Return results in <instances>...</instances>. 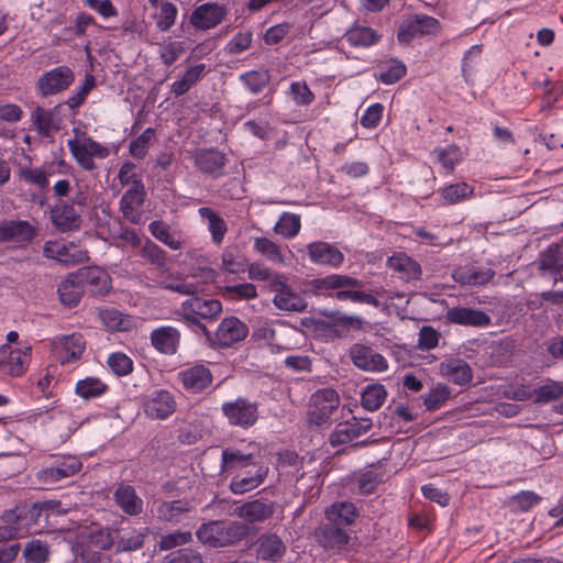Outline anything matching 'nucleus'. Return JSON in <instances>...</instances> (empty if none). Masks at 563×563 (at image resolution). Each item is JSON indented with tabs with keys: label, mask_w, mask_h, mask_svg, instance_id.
<instances>
[{
	"label": "nucleus",
	"mask_w": 563,
	"mask_h": 563,
	"mask_svg": "<svg viewBox=\"0 0 563 563\" xmlns=\"http://www.w3.org/2000/svg\"><path fill=\"white\" fill-rule=\"evenodd\" d=\"M249 534V527L240 521L213 520L196 531L197 539L210 548H224L241 541Z\"/></svg>",
	"instance_id": "f257e3e1"
},
{
	"label": "nucleus",
	"mask_w": 563,
	"mask_h": 563,
	"mask_svg": "<svg viewBox=\"0 0 563 563\" xmlns=\"http://www.w3.org/2000/svg\"><path fill=\"white\" fill-rule=\"evenodd\" d=\"M360 286V280L345 275L334 274L313 280L316 290H336L334 296L338 300H351L378 307L379 302L373 295L356 290Z\"/></svg>",
	"instance_id": "f03ea898"
},
{
	"label": "nucleus",
	"mask_w": 563,
	"mask_h": 563,
	"mask_svg": "<svg viewBox=\"0 0 563 563\" xmlns=\"http://www.w3.org/2000/svg\"><path fill=\"white\" fill-rule=\"evenodd\" d=\"M222 311V303L217 299H206L197 296L185 300L181 303L179 314L184 321L197 325L208 340H211L212 333L200 322L203 320H213Z\"/></svg>",
	"instance_id": "7ed1b4c3"
},
{
	"label": "nucleus",
	"mask_w": 563,
	"mask_h": 563,
	"mask_svg": "<svg viewBox=\"0 0 563 563\" xmlns=\"http://www.w3.org/2000/svg\"><path fill=\"white\" fill-rule=\"evenodd\" d=\"M339 405L340 397L334 389L324 388L317 390L310 398L308 422L319 427L328 423Z\"/></svg>",
	"instance_id": "20e7f679"
},
{
	"label": "nucleus",
	"mask_w": 563,
	"mask_h": 563,
	"mask_svg": "<svg viewBox=\"0 0 563 563\" xmlns=\"http://www.w3.org/2000/svg\"><path fill=\"white\" fill-rule=\"evenodd\" d=\"M67 145L78 165L85 170H93L97 167L93 159H103L110 154L107 146L87 136L68 140Z\"/></svg>",
	"instance_id": "39448f33"
},
{
	"label": "nucleus",
	"mask_w": 563,
	"mask_h": 563,
	"mask_svg": "<svg viewBox=\"0 0 563 563\" xmlns=\"http://www.w3.org/2000/svg\"><path fill=\"white\" fill-rule=\"evenodd\" d=\"M43 255L62 265H76L88 261V252L74 242L49 240L43 245Z\"/></svg>",
	"instance_id": "423d86ee"
},
{
	"label": "nucleus",
	"mask_w": 563,
	"mask_h": 563,
	"mask_svg": "<svg viewBox=\"0 0 563 563\" xmlns=\"http://www.w3.org/2000/svg\"><path fill=\"white\" fill-rule=\"evenodd\" d=\"M75 81V73L68 66H57L45 71L36 82L40 96L49 97L67 90Z\"/></svg>",
	"instance_id": "0eeeda50"
},
{
	"label": "nucleus",
	"mask_w": 563,
	"mask_h": 563,
	"mask_svg": "<svg viewBox=\"0 0 563 563\" xmlns=\"http://www.w3.org/2000/svg\"><path fill=\"white\" fill-rule=\"evenodd\" d=\"M27 517V509L24 506H16L5 510L0 516V540L9 541L23 539L30 534L29 527L24 523Z\"/></svg>",
	"instance_id": "6e6552de"
},
{
	"label": "nucleus",
	"mask_w": 563,
	"mask_h": 563,
	"mask_svg": "<svg viewBox=\"0 0 563 563\" xmlns=\"http://www.w3.org/2000/svg\"><path fill=\"white\" fill-rule=\"evenodd\" d=\"M30 352L31 346L26 343L14 350L3 344L0 347V372L11 376L22 375L29 365Z\"/></svg>",
	"instance_id": "1a4fd4ad"
},
{
	"label": "nucleus",
	"mask_w": 563,
	"mask_h": 563,
	"mask_svg": "<svg viewBox=\"0 0 563 563\" xmlns=\"http://www.w3.org/2000/svg\"><path fill=\"white\" fill-rule=\"evenodd\" d=\"M222 412L233 426L249 428L258 419V408L255 402L239 398L222 406Z\"/></svg>",
	"instance_id": "9d476101"
},
{
	"label": "nucleus",
	"mask_w": 563,
	"mask_h": 563,
	"mask_svg": "<svg viewBox=\"0 0 563 563\" xmlns=\"http://www.w3.org/2000/svg\"><path fill=\"white\" fill-rule=\"evenodd\" d=\"M230 484V488L234 494H244L262 484L267 475L268 468L256 463H246Z\"/></svg>",
	"instance_id": "9b49d317"
},
{
	"label": "nucleus",
	"mask_w": 563,
	"mask_h": 563,
	"mask_svg": "<svg viewBox=\"0 0 563 563\" xmlns=\"http://www.w3.org/2000/svg\"><path fill=\"white\" fill-rule=\"evenodd\" d=\"M439 31V22L428 15H416L406 20L398 30V40L408 44L416 36L435 34Z\"/></svg>",
	"instance_id": "f8f14e48"
},
{
	"label": "nucleus",
	"mask_w": 563,
	"mask_h": 563,
	"mask_svg": "<svg viewBox=\"0 0 563 563\" xmlns=\"http://www.w3.org/2000/svg\"><path fill=\"white\" fill-rule=\"evenodd\" d=\"M271 290L275 292L273 302L280 310L300 312L307 308L305 299L287 285L285 276L275 278Z\"/></svg>",
	"instance_id": "ddd939ff"
},
{
	"label": "nucleus",
	"mask_w": 563,
	"mask_h": 563,
	"mask_svg": "<svg viewBox=\"0 0 563 563\" xmlns=\"http://www.w3.org/2000/svg\"><path fill=\"white\" fill-rule=\"evenodd\" d=\"M36 234V229L26 220L0 221V243H27Z\"/></svg>",
	"instance_id": "4468645a"
},
{
	"label": "nucleus",
	"mask_w": 563,
	"mask_h": 563,
	"mask_svg": "<svg viewBox=\"0 0 563 563\" xmlns=\"http://www.w3.org/2000/svg\"><path fill=\"white\" fill-rule=\"evenodd\" d=\"M60 104L53 109L35 107L31 112V122L34 130L42 137H49L54 132L58 131L62 123L59 114Z\"/></svg>",
	"instance_id": "2eb2a0df"
},
{
	"label": "nucleus",
	"mask_w": 563,
	"mask_h": 563,
	"mask_svg": "<svg viewBox=\"0 0 563 563\" xmlns=\"http://www.w3.org/2000/svg\"><path fill=\"white\" fill-rule=\"evenodd\" d=\"M316 540L324 549L343 550L351 541V536L345 528L330 521L320 525L314 531Z\"/></svg>",
	"instance_id": "dca6fc26"
},
{
	"label": "nucleus",
	"mask_w": 563,
	"mask_h": 563,
	"mask_svg": "<svg viewBox=\"0 0 563 563\" xmlns=\"http://www.w3.org/2000/svg\"><path fill=\"white\" fill-rule=\"evenodd\" d=\"M225 15L227 10L223 5L208 2L197 7L189 21L198 30H209L220 24Z\"/></svg>",
	"instance_id": "f3484780"
},
{
	"label": "nucleus",
	"mask_w": 563,
	"mask_h": 563,
	"mask_svg": "<svg viewBox=\"0 0 563 563\" xmlns=\"http://www.w3.org/2000/svg\"><path fill=\"white\" fill-rule=\"evenodd\" d=\"M350 357L353 364L363 371L383 372L387 368L385 357L369 346L354 344L350 349Z\"/></svg>",
	"instance_id": "a211bd4d"
},
{
	"label": "nucleus",
	"mask_w": 563,
	"mask_h": 563,
	"mask_svg": "<svg viewBox=\"0 0 563 563\" xmlns=\"http://www.w3.org/2000/svg\"><path fill=\"white\" fill-rule=\"evenodd\" d=\"M287 552V544L275 533H263L256 541V556L260 560L277 563Z\"/></svg>",
	"instance_id": "6ab92c4d"
},
{
	"label": "nucleus",
	"mask_w": 563,
	"mask_h": 563,
	"mask_svg": "<svg viewBox=\"0 0 563 563\" xmlns=\"http://www.w3.org/2000/svg\"><path fill=\"white\" fill-rule=\"evenodd\" d=\"M249 329L245 323L235 317L224 318L219 324L216 336V343L220 346L228 347L232 344L244 340Z\"/></svg>",
	"instance_id": "aec40b11"
},
{
	"label": "nucleus",
	"mask_w": 563,
	"mask_h": 563,
	"mask_svg": "<svg viewBox=\"0 0 563 563\" xmlns=\"http://www.w3.org/2000/svg\"><path fill=\"white\" fill-rule=\"evenodd\" d=\"M371 422L366 419L358 421L353 418L350 421L339 423L330 435V443L333 448L346 445L371 428Z\"/></svg>",
	"instance_id": "412c9836"
},
{
	"label": "nucleus",
	"mask_w": 563,
	"mask_h": 563,
	"mask_svg": "<svg viewBox=\"0 0 563 563\" xmlns=\"http://www.w3.org/2000/svg\"><path fill=\"white\" fill-rule=\"evenodd\" d=\"M307 252L310 261L318 265L338 267L344 260L339 249L322 241L309 243L307 245Z\"/></svg>",
	"instance_id": "4be33fe9"
},
{
	"label": "nucleus",
	"mask_w": 563,
	"mask_h": 563,
	"mask_svg": "<svg viewBox=\"0 0 563 563\" xmlns=\"http://www.w3.org/2000/svg\"><path fill=\"white\" fill-rule=\"evenodd\" d=\"M146 191L144 186L129 188L120 200V210L123 217L132 223H140L142 220L141 207L145 201Z\"/></svg>",
	"instance_id": "5701e85b"
},
{
	"label": "nucleus",
	"mask_w": 563,
	"mask_h": 563,
	"mask_svg": "<svg viewBox=\"0 0 563 563\" xmlns=\"http://www.w3.org/2000/svg\"><path fill=\"white\" fill-rule=\"evenodd\" d=\"M194 506L188 500H172V501H158L156 507V518L162 522L178 523L189 512H191Z\"/></svg>",
	"instance_id": "b1692460"
},
{
	"label": "nucleus",
	"mask_w": 563,
	"mask_h": 563,
	"mask_svg": "<svg viewBox=\"0 0 563 563\" xmlns=\"http://www.w3.org/2000/svg\"><path fill=\"white\" fill-rule=\"evenodd\" d=\"M51 221L59 232H68L79 227L80 218L71 205L59 201L51 209Z\"/></svg>",
	"instance_id": "393cba45"
},
{
	"label": "nucleus",
	"mask_w": 563,
	"mask_h": 563,
	"mask_svg": "<svg viewBox=\"0 0 563 563\" xmlns=\"http://www.w3.org/2000/svg\"><path fill=\"white\" fill-rule=\"evenodd\" d=\"M445 318L449 322L461 325L485 327L490 323L489 316L484 311L465 307L449 309Z\"/></svg>",
	"instance_id": "a878e982"
},
{
	"label": "nucleus",
	"mask_w": 563,
	"mask_h": 563,
	"mask_svg": "<svg viewBox=\"0 0 563 563\" xmlns=\"http://www.w3.org/2000/svg\"><path fill=\"white\" fill-rule=\"evenodd\" d=\"M176 402L174 397L165 390H157L145 402V412L154 419H165L174 412Z\"/></svg>",
	"instance_id": "bb28decb"
},
{
	"label": "nucleus",
	"mask_w": 563,
	"mask_h": 563,
	"mask_svg": "<svg viewBox=\"0 0 563 563\" xmlns=\"http://www.w3.org/2000/svg\"><path fill=\"white\" fill-rule=\"evenodd\" d=\"M440 374L450 382L463 386L471 383L473 378L470 365L460 358H449L439 366Z\"/></svg>",
	"instance_id": "cd10ccee"
},
{
	"label": "nucleus",
	"mask_w": 563,
	"mask_h": 563,
	"mask_svg": "<svg viewBox=\"0 0 563 563\" xmlns=\"http://www.w3.org/2000/svg\"><path fill=\"white\" fill-rule=\"evenodd\" d=\"M180 341V333L174 327H161L152 331V345L161 353L175 354Z\"/></svg>",
	"instance_id": "c85d7f7f"
},
{
	"label": "nucleus",
	"mask_w": 563,
	"mask_h": 563,
	"mask_svg": "<svg viewBox=\"0 0 563 563\" xmlns=\"http://www.w3.org/2000/svg\"><path fill=\"white\" fill-rule=\"evenodd\" d=\"M324 514L328 521L343 528L351 526L358 517L357 508L349 501L334 503L325 509Z\"/></svg>",
	"instance_id": "c756f323"
},
{
	"label": "nucleus",
	"mask_w": 563,
	"mask_h": 563,
	"mask_svg": "<svg viewBox=\"0 0 563 563\" xmlns=\"http://www.w3.org/2000/svg\"><path fill=\"white\" fill-rule=\"evenodd\" d=\"M117 505L128 515L136 516L143 510V500L135 489L129 485H120L114 492Z\"/></svg>",
	"instance_id": "7c9ffc66"
},
{
	"label": "nucleus",
	"mask_w": 563,
	"mask_h": 563,
	"mask_svg": "<svg viewBox=\"0 0 563 563\" xmlns=\"http://www.w3.org/2000/svg\"><path fill=\"white\" fill-rule=\"evenodd\" d=\"M387 265L391 271L398 273L401 279L409 282L420 278V265L406 254L389 257Z\"/></svg>",
	"instance_id": "2f4dec72"
},
{
	"label": "nucleus",
	"mask_w": 563,
	"mask_h": 563,
	"mask_svg": "<svg viewBox=\"0 0 563 563\" xmlns=\"http://www.w3.org/2000/svg\"><path fill=\"white\" fill-rule=\"evenodd\" d=\"M79 283H85L91 287V291L104 294L110 289L109 275L98 267H86L76 275Z\"/></svg>",
	"instance_id": "473e14b6"
},
{
	"label": "nucleus",
	"mask_w": 563,
	"mask_h": 563,
	"mask_svg": "<svg viewBox=\"0 0 563 563\" xmlns=\"http://www.w3.org/2000/svg\"><path fill=\"white\" fill-rule=\"evenodd\" d=\"M274 508L272 504L253 500L236 508V515L249 522H261L272 517Z\"/></svg>",
	"instance_id": "72a5a7b5"
},
{
	"label": "nucleus",
	"mask_w": 563,
	"mask_h": 563,
	"mask_svg": "<svg viewBox=\"0 0 563 563\" xmlns=\"http://www.w3.org/2000/svg\"><path fill=\"white\" fill-rule=\"evenodd\" d=\"M495 275L490 268L464 267L453 272V278L463 285H484L488 283Z\"/></svg>",
	"instance_id": "f704fd0d"
},
{
	"label": "nucleus",
	"mask_w": 563,
	"mask_h": 563,
	"mask_svg": "<svg viewBox=\"0 0 563 563\" xmlns=\"http://www.w3.org/2000/svg\"><path fill=\"white\" fill-rule=\"evenodd\" d=\"M181 378L184 386L192 391L203 390L212 380L211 373L202 365H197L184 371Z\"/></svg>",
	"instance_id": "c9c22d12"
},
{
	"label": "nucleus",
	"mask_w": 563,
	"mask_h": 563,
	"mask_svg": "<svg viewBox=\"0 0 563 563\" xmlns=\"http://www.w3.org/2000/svg\"><path fill=\"white\" fill-rule=\"evenodd\" d=\"M148 533V528L131 529L124 532L117 541L115 552H132L142 549Z\"/></svg>",
	"instance_id": "e433bc0d"
},
{
	"label": "nucleus",
	"mask_w": 563,
	"mask_h": 563,
	"mask_svg": "<svg viewBox=\"0 0 563 563\" xmlns=\"http://www.w3.org/2000/svg\"><path fill=\"white\" fill-rule=\"evenodd\" d=\"M80 470H81L80 460H73L71 463H69V464L62 463V465H59L57 467H49L46 470H42L38 473V478L44 484H53L55 482H58L62 478L73 476Z\"/></svg>",
	"instance_id": "4c0bfd02"
},
{
	"label": "nucleus",
	"mask_w": 563,
	"mask_h": 563,
	"mask_svg": "<svg viewBox=\"0 0 563 563\" xmlns=\"http://www.w3.org/2000/svg\"><path fill=\"white\" fill-rule=\"evenodd\" d=\"M59 344V358L62 363L78 360L85 350L82 338L76 334L62 338Z\"/></svg>",
	"instance_id": "58836bf2"
},
{
	"label": "nucleus",
	"mask_w": 563,
	"mask_h": 563,
	"mask_svg": "<svg viewBox=\"0 0 563 563\" xmlns=\"http://www.w3.org/2000/svg\"><path fill=\"white\" fill-rule=\"evenodd\" d=\"M76 276L70 275L58 287L60 302L69 308L78 305L82 294V288L79 280L76 282Z\"/></svg>",
	"instance_id": "ea45409f"
},
{
	"label": "nucleus",
	"mask_w": 563,
	"mask_h": 563,
	"mask_svg": "<svg viewBox=\"0 0 563 563\" xmlns=\"http://www.w3.org/2000/svg\"><path fill=\"white\" fill-rule=\"evenodd\" d=\"M224 156L218 151H201L196 156V165L207 174L216 175L224 166Z\"/></svg>",
	"instance_id": "a19ab883"
},
{
	"label": "nucleus",
	"mask_w": 563,
	"mask_h": 563,
	"mask_svg": "<svg viewBox=\"0 0 563 563\" xmlns=\"http://www.w3.org/2000/svg\"><path fill=\"white\" fill-rule=\"evenodd\" d=\"M254 250L269 262L280 265L286 264L280 246L266 238H256L254 240Z\"/></svg>",
	"instance_id": "79ce46f5"
},
{
	"label": "nucleus",
	"mask_w": 563,
	"mask_h": 563,
	"mask_svg": "<svg viewBox=\"0 0 563 563\" xmlns=\"http://www.w3.org/2000/svg\"><path fill=\"white\" fill-rule=\"evenodd\" d=\"M199 214L208 220V228L212 234V240L216 244H220L227 232V224L224 220L218 216L211 208L202 207L199 209Z\"/></svg>",
	"instance_id": "37998d69"
},
{
	"label": "nucleus",
	"mask_w": 563,
	"mask_h": 563,
	"mask_svg": "<svg viewBox=\"0 0 563 563\" xmlns=\"http://www.w3.org/2000/svg\"><path fill=\"white\" fill-rule=\"evenodd\" d=\"M386 396L387 393L383 385H368L362 393V406L368 411H375L382 407Z\"/></svg>",
	"instance_id": "c03bdc74"
},
{
	"label": "nucleus",
	"mask_w": 563,
	"mask_h": 563,
	"mask_svg": "<svg viewBox=\"0 0 563 563\" xmlns=\"http://www.w3.org/2000/svg\"><path fill=\"white\" fill-rule=\"evenodd\" d=\"M474 188L466 183L453 184L444 187L440 195L448 205H455L473 196Z\"/></svg>",
	"instance_id": "a18cd8bd"
},
{
	"label": "nucleus",
	"mask_w": 563,
	"mask_h": 563,
	"mask_svg": "<svg viewBox=\"0 0 563 563\" xmlns=\"http://www.w3.org/2000/svg\"><path fill=\"white\" fill-rule=\"evenodd\" d=\"M205 70V64H199L190 67L181 77L172 85V92L175 96H183L186 93L192 85H195L201 77Z\"/></svg>",
	"instance_id": "49530a36"
},
{
	"label": "nucleus",
	"mask_w": 563,
	"mask_h": 563,
	"mask_svg": "<svg viewBox=\"0 0 563 563\" xmlns=\"http://www.w3.org/2000/svg\"><path fill=\"white\" fill-rule=\"evenodd\" d=\"M148 229L155 239L172 250H179L183 247V241L176 239L175 235L170 232L169 225L163 221L151 222Z\"/></svg>",
	"instance_id": "de8ad7c7"
},
{
	"label": "nucleus",
	"mask_w": 563,
	"mask_h": 563,
	"mask_svg": "<svg viewBox=\"0 0 563 563\" xmlns=\"http://www.w3.org/2000/svg\"><path fill=\"white\" fill-rule=\"evenodd\" d=\"M533 401L545 404L563 397V383L549 380L547 384L533 389Z\"/></svg>",
	"instance_id": "09e8293b"
},
{
	"label": "nucleus",
	"mask_w": 563,
	"mask_h": 563,
	"mask_svg": "<svg viewBox=\"0 0 563 563\" xmlns=\"http://www.w3.org/2000/svg\"><path fill=\"white\" fill-rule=\"evenodd\" d=\"M301 228L300 217L298 214L284 212L279 221L275 224L274 231L286 239L295 238Z\"/></svg>",
	"instance_id": "8fccbe9b"
},
{
	"label": "nucleus",
	"mask_w": 563,
	"mask_h": 563,
	"mask_svg": "<svg viewBox=\"0 0 563 563\" xmlns=\"http://www.w3.org/2000/svg\"><path fill=\"white\" fill-rule=\"evenodd\" d=\"M432 154L435 156L437 162H439L449 174L454 170L455 164H457L463 156L461 150L455 145L435 148Z\"/></svg>",
	"instance_id": "3c124183"
},
{
	"label": "nucleus",
	"mask_w": 563,
	"mask_h": 563,
	"mask_svg": "<svg viewBox=\"0 0 563 563\" xmlns=\"http://www.w3.org/2000/svg\"><path fill=\"white\" fill-rule=\"evenodd\" d=\"M18 177L25 184L36 186L38 189H45L48 184L49 173L43 168L23 167L18 172Z\"/></svg>",
	"instance_id": "603ef678"
},
{
	"label": "nucleus",
	"mask_w": 563,
	"mask_h": 563,
	"mask_svg": "<svg viewBox=\"0 0 563 563\" xmlns=\"http://www.w3.org/2000/svg\"><path fill=\"white\" fill-rule=\"evenodd\" d=\"M162 287L172 291L179 292L186 296L197 295L200 290L199 286L192 283H187L179 275H168L162 282Z\"/></svg>",
	"instance_id": "864d4df0"
},
{
	"label": "nucleus",
	"mask_w": 563,
	"mask_h": 563,
	"mask_svg": "<svg viewBox=\"0 0 563 563\" xmlns=\"http://www.w3.org/2000/svg\"><path fill=\"white\" fill-rule=\"evenodd\" d=\"M23 555L29 563H46L49 556L48 545L41 540H32L25 544Z\"/></svg>",
	"instance_id": "5fc2aeb1"
},
{
	"label": "nucleus",
	"mask_w": 563,
	"mask_h": 563,
	"mask_svg": "<svg viewBox=\"0 0 563 563\" xmlns=\"http://www.w3.org/2000/svg\"><path fill=\"white\" fill-rule=\"evenodd\" d=\"M451 396V390L446 385L438 384L423 397L424 406L433 411L443 406Z\"/></svg>",
	"instance_id": "6e6d98bb"
},
{
	"label": "nucleus",
	"mask_w": 563,
	"mask_h": 563,
	"mask_svg": "<svg viewBox=\"0 0 563 563\" xmlns=\"http://www.w3.org/2000/svg\"><path fill=\"white\" fill-rule=\"evenodd\" d=\"M541 497L532 490H522L509 499V506L517 511H528L538 505Z\"/></svg>",
	"instance_id": "4d7b16f0"
},
{
	"label": "nucleus",
	"mask_w": 563,
	"mask_h": 563,
	"mask_svg": "<svg viewBox=\"0 0 563 563\" xmlns=\"http://www.w3.org/2000/svg\"><path fill=\"white\" fill-rule=\"evenodd\" d=\"M106 388V385L100 379L88 377L77 383L76 391L80 397L89 399L100 396L104 393Z\"/></svg>",
	"instance_id": "13d9d810"
},
{
	"label": "nucleus",
	"mask_w": 563,
	"mask_h": 563,
	"mask_svg": "<svg viewBox=\"0 0 563 563\" xmlns=\"http://www.w3.org/2000/svg\"><path fill=\"white\" fill-rule=\"evenodd\" d=\"M191 541L192 534L190 531H175L163 536L158 542V548L161 551H168L174 548L190 543Z\"/></svg>",
	"instance_id": "bf43d9fd"
},
{
	"label": "nucleus",
	"mask_w": 563,
	"mask_h": 563,
	"mask_svg": "<svg viewBox=\"0 0 563 563\" xmlns=\"http://www.w3.org/2000/svg\"><path fill=\"white\" fill-rule=\"evenodd\" d=\"M541 267L555 272L563 271V242L551 246L541 258Z\"/></svg>",
	"instance_id": "052dcab7"
},
{
	"label": "nucleus",
	"mask_w": 563,
	"mask_h": 563,
	"mask_svg": "<svg viewBox=\"0 0 563 563\" xmlns=\"http://www.w3.org/2000/svg\"><path fill=\"white\" fill-rule=\"evenodd\" d=\"M162 563H203V559L199 551L186 548L170 552Z\"/></svg>",
	"instance_id": "680f3d73"
},
{
	"label": "nucleus",
	"mask_w": 563,
	"mask_h": 563,
	"mask_svg": "<svg viewBox=\"0 0 563 563\" xmlns=\"http://www.w3.org/2000/svg\"><path fill=\"white\" fill-rule=\"evenodd\" d=\"M346 38L353 45L368 46L376 41V35L369 27L355 26L349 30Z\"/></svg>",
	"instance_id": "e2e57ef3"
},
{
	"label": "nucleus",
	"mask_w": 563,
	"mask_h": 563,
	"mask_svg": "<svg viewBox=\"0 0 563 563\" xmlns=\"http://www.w3.org/2000/svg\"><path fill=\"white\" fill-rule=\"evenodd\" d=\"M185 53V44L180 41H169L161 45L159 56L167 66L174 64Z\"/></svg>",
	"instance_id": "0e129e2a"
},
{
	"label": "nucleus",
	"mask_w": 563,
	"mask_h": 563,
	"mask_svg": "<svg viewBox=\"0 0 563 563\" xmlns=\"http://www.w3.org/2000/svg\"><path fill=\"white\" fill-rule=\"evenodd\" d=\"M223 295L229 297L230 299H254L257 297L256 287L253 284H240L233 286H225L222 289Z\"/></svg>",
	"instance_id": "69168bd1"
},
{
	"label": "nucleus",
	"mask_w": 563,
	"mask_h": 563,
	"mask_svg": "<svg viewBox=\"0 0 563 563\" xmlns=\"http://www.w3.org/2000/svg\"><path fill=\"white\" fill-rule=\"evenodd\" d=\"M140 254L142 257L157 267H162L166 263L165 252L150 240L141 245Z\"/></svg>",
	"instance_id": "338daca9"
},
{
	"label": "nucleus",
	"mask_w": 563,
	"mask_h": 563,
	"mask_svg": "<svg viewBox=\"0 0 563 563\" xmlns=\"http://www.w3.org/2000/svg\"><path fill=\"white\" fill-rule=\"evenodd\" d=\"M177 16V8L170 2H164L161 4L159 13L156 18L157 27L166 32L168 31L175 23Z\"/></svg>",
	"instance_id": "774afa93"
}]
</instances>
